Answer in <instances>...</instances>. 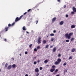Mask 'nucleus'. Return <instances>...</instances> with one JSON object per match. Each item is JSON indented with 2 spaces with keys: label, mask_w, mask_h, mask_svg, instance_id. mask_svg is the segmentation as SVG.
Instances as JSON below:
<instances>
[{
  "label": "nucleus",
  "mask_w": 76,
  "mask_h": 76,
  "mask_svg": "<svg viewBox=\"0 0 76 76\" xmlns=\"http://www.w3.org/2000/svg\"><path fill=\"white\" fill-rule=\"evenodd\" d=\"M73 35V33L72 32L71 33L68 34L67 33L65 34V37L66 38H67L68 39H70V38H71V36Z\"/></svg>",
  "instance_id": "obj_1"
},
{
  "label": "nucleus",
  "mask_w": 76,
  "mask_h": 76,
  "mask_svg": "<svg viewBox=\"0 0 76 76\" xmlns=\"http://www.w3.org/2000/svg\"><path fill=\"white\" fill-rule=\"evenodd\" d=\"M57 61H56L55 63V64H56V65H57V64H59L60 62L61 61V59L59 58L57 59Z\"/></svg>",
  "instance_id": "obj_2"
},
{
  "label": "nucleus",
  "mask_w": 76,
  "mask_h": 76,
  "mask_svg": "<svg viewBox=\"0 0 76 76\" xmlns=\"http://www.w3.org/2000/svg\"><path fill=\"white\" fill-rule=\"evenodd\" d=\"M41 37H39L38 38L37 43L39 44L41 43Z\"/></svg>",
  "instance_id": "obj_3"
},
{
  "label": "nucleus",
  "mask_w": 76,
  "mask_h": 76,
  "mask_svg": "<svg viewBox=\"0 0 76 76\" xmlns=\"http://www.w3.org/2000/svg\"><path fill=\"white\" fill-rule=\"evenodd\" d=\"M56 20V18L55 17L53 18L52 20V23H53L54 22H55Z\"/></svg>",
  "instance_id": "obj_4"
},
{
  "label": "nucleus",
  "mask_w": 76,
  "mask_h": 76,
  "mask_svg": "<svg viewBox=\"0 0 76 76\" xmlns=\"http://www.w3.org/2000/svg\"><path fill=\"white\" fill-rule=\"evenodd\" d=\"M20 20V19H19V18L18 17H17L15 19V22H18V21H19Z\"/></svg>",
  "instance_id": "obj_5"
},
{
  "label": "nucleus",
  "mask_w": 76,
  "mask_h": 76,
  "mask_svg": "<svg viewBox=\"0 0 76 76\" xmlns=\"http://www.w3.org/2000/svg\"><path fill=\"white\" fill-rule=\"evenodd\" d=\"M72 9L74 12H76V8H75V7H73L72 8Z\"/></svg>",
  "instance_id": "obj_6"
},
{
  "label": "nucleus",
  "mask_w": 76,
  "mask_h": 76,
  "mask_svg": "<svg viewBox=\"0 0 76 76\" xmlns=\"http://www.w3.org/2000/svg\"><path fill=\"white\" fill-rule=\"evenodd\" d=\"M35 72L36 73H38V72H39V69H38V68H36L35 69Z\"/></svg>",
  "instance_id": "obj_7"
},
{
  "label": "nucleus",
  "mask_w": 76,
  "mask_h": 76,
  "mask_svg": "<svg viewBox=\"0 0 76 76\" xmlns=\"http://www.w3.org/2000/svg\"><path fill=\"white\" fill-rule=\"evenodd\" d=\"M8 29H9V27H6L4 29L5 31L6 32L8 30Z\"/></svg>",
  "instance_id": "obj_8"
},
{
  "label": "nucleus",
  "mask_w": 76,
  "mask_h": 76,
  "mask_svg": "<svg viewBox=\"0 0 76 76\" xmlns=\"http://www.w3.org/2000/svg\"><path fill=\"white\" fill-rule=\"evenodd\" d=\"M63 23H64V22L63 21H61L60 22L59 24L60 25H63Z\"/></svg>",
  "instance_id": "obj_9"
},
{
  "label": "nucleus",
  "mask_w": 76,
  "mask_h": 76,
  "mask_svg": "<svg viewBox=\"0 0 76 76\" xmlns=\"http://www.w3.org/2000/svg\"><path fill=\"white\" fill-rule=\"evenodd\" d=\"M55 70V68H53L52 69H51L50 70V72H53Z\"/></svg>",
  "instance_id": "obj_10"
},
{
  "label": "nucleus",
  "mask_w": 76,
  "mask_h": 76,
  "mask_svg": "<svg viewBox=\"0 0 76 76\" xmlns=\"http://www.w3.org/2000/svg\"><path fill=\"white\" fill-rule=\"evenodd\" d=\"M12 68V66L10 65L9 66L7 67V69H10Z\"/></svg>",
  "instance_id": "obj_11"
},
{
  "label": "nucleus",
  "mask_w": 76,
  "mask_h": 76,
  "mask_svg": "<svg viewBox=\"0 0 76 76\" xmlns=\"http://www.w3.org/2000/svg\"><path fill=\"white\" fill-rule=\"evenodd\" d=\"M71 27L72 28H75V26L74 25H72L71 26Z\"/></svg>",
  "instance_id": "obj_12"
},
{
  "label": "nucleus",
  "mask_w": 76,
  "mask_h": 76,
  "mask_svg": "<svg viewBox=\"0 0 76 76\" xmlns=\"http://www.w3.org/2000/svg\"><path fill=\"white\" fill-rule=\"evenodd\" d=\"M23 30L24 31H26V27L25 26H24L23 27Z\"/></svg>",
  "instance_id": "obj_13"
},
{
  "label": "nucleus",
  "mask_w": 76,
  "mask_h": 76,
  "mask_svg": "<svg viewBox=\"0 0 76 76\" xmlns=\"http://www.w3.org/2000/svg\"><path fill=\"white\" fill-rule=\"evenodd\" d=\"M56 51V48L54 47L53 49V52H55Z\"/></svg>",
  "instance_id": "obj_14"
},
{
  "label": "nucleus",
  "mask_w": 76,
  "mask_h": 76,
  "mask_svg": "<svg viewBox=\"0 0 76 76\" xmlns=\"http://www.w3.org/2000/svg\"><path fill=\"white\" fill-rule=\"evenodd\" d=\"M43 42L44 44H46L47 43V41L45 40H43Z\"/></svg>",
  "instance_id": "obj_15"
},
{
  "label": "nucleus",
  "mask_w": 76,
  "mask_h": 76,
  "mask_svg": "<svg viewBox=\"0 0 76 76\" xmlns=\"http://www.w3.org/2000/svg\"><path fill=\"white\" fill-rule=\"evenodd\" d=\"M44 62L45 63H48V60H47V59L45 60Z\"/></svg>",
  "instance_id": "obj_16"
},
{
  "label": "nucleus",
  "mask_w": 76,
  "mask_h": 76,
  "mask_svg": "<svg viewBox=\"0 0 76 76\" xmlns=\"http://www.w3.org/2000/svg\"><path fill=\"white\" fill-rule=\"evenodd\" d=\"M10 26H12V25H11V24H10V23L8 25V27H9H9H10Z\"/></svg>",
  "instance_id": "obj_17"
},
{
  "label": "nucleus",
  "mask_w": 76,
  "mask_h": 76,
  "mask_svg": "<svg viewBox=\"0 0 76 76\" xmlns=\"http://www.w3.org/2000/svg\"><path fill=\"white\" fill-rule=\"evenodd\" d=\"M75 48H73V49H72V53H73V52H75Z\"/></svg>",
  "instance_id": "obj_18"
},
{
  "label": "nucleus",
  "mask_w": 76,
  "mask_h": 76,
  "mask_svg": "<svg viewBox=\"0 0 76 76\" xmlns=\"http://www.w3.org/2000/svg\"><path fill=\"white\" fill-rule=\"evenodd\" d=\"M13 68H15L16 67V65L15 64H14L12 65Z\"/></svg>",
  "instance_id": "obj_19"
},
{
  "label": "nucleus",
  "mask_w": 76,
  "mask_h": 76,
  "mask_svg": "<svg viewBox=\"0 0 76 76\" xmlns=\"http://www.w3.org/2000/svg\"><path fill=\"white\" fill-rule=\"evenodd\" d=\"M48 47H49V45H47L46 46H45V48H48Z\"/></svg>",
  "instance_id": "obj_20"
},
{
  "label": "nucleus",
  "mask_w": 76,
  "mask_h": 76,
  "mask_svg": "<svg viewBox=\"0 0 76 76\" xmlns=\"http://www.w3.org/2000/svg\"><path fill=\"white\" fill-rule=\"evenodd\" d=\"M40 48H41L40 47V46H38L37 48V50H39V49H40Z\"/></svg>",
  "instance_id": "obj_21"
},
{
  "label": "nucleus",
  "mask_w": 76,
  "mask_h": 76,
  "mask_svg": "<svg viewBox=\"0 0 76 76\" xmlns=\"http://www.w3.org/2000/svg\"><path fill=\"white\" fill-rule=\"evenodd\" d=\"M8 65V64L6 63L5 64V67H7V66Z\"/></svg>",
  "instance_id": "obj_22"
},
{
  "label": "nucleus",
  "mask_w": 76,
  "mask_h": 76,
  "mask_svg": "<svg viewBox=\"0 0 76 76\" xmlns=\"http://www.w3.org/2000/svg\"><path fill=\"white\" fill-rule=\"evenodd\" d=\"M66 65H67V63H66V62L64 63V64H63V65L64 66H66Z\"/></svg>",
  "instance_id": "obj_23"
},
{
  "label": "nucleus",
  "mask_w": 76,
  "mask_h": 76,
  "mask_svg": "<svg viewBox=\"0 0 76 76\" xmlns=\"http://www.w3.org/2000/svg\"><path fill=\"white\" fill-rule=\"evenodd\" d=\"M74 39H75V38L72 37L71 39V41H73Z\"/></svg>",
  "instance_id": "obj_24"
},
{
  "label": "nucleus",
  "mask_w": 76,
  "mask_h": 76,
  "mask_svg": "<svg viewBox=\"0 0 76 76\" xmlns=\"http://www.w3.org/2000/svg\"><path fill=\"white\" fill-rule=\"evenodd\" d=\"M15 22H14V23H13L11 24V26H13L14 25H15Z\"/></svg>",
  "instance_id": "obj_25"
},
{
  "label": "nucleus",
  "mask_w": 76,
  "mask_h": 76,
  "mask_svg": "<svg viewBox=\"0 0 76 76\" xmlns=\"http://www.w3.org/2000/svg\"><path fill=\"white\" fill-rule=\"evenodd\" d=\"M50 36H54V34H53L52 33V34H50Z\"/></svg>",
  "instance_id": "obj_26"
},
{
  "label": "nucleus",
  "mask_w": 76,
  "mask_h": 76,
  "mask_svg": "<svg viewBox=\"0 0 76 76\" xmlns=\"http://www.w3.org/2000/svg\"><path fill=\"white\" fill-rule=\"evenodd\" d=\"M23 17V15H21V16H20L19 18V19L20 20L21 18H22Z\"/></svg>",
  "instance_id": "obj_27"
},
{
  "label": "nucleus",
  "mask_w": 76,
  "mask_h": 76,
  "mask_svg": "<svg viewBox=\"0 0 76 76\" xmlns=\"http://www.w3.org/2000/svg\"><path fill=\"white\" fill-rule=\"evenodd\" d=\"M72 58H73V57H72V56H70V57L69 58V60H70V59H72Z\"/></svg>",
  "instance_id": "obj_28"
},
{
  "label": "nucleus",
  "mask_w": 76,
  "mask_h": 76,
  "mask_svg": "<svg viewBox=\"0 0 76 76\" xmlns=\"http://www.w3.org/2000/svg\"><path fill=\"white\" fill-rule=\"evenodd\" d=\"M53 40H54V38H52L51 39V41H53Z\"/></svg>",
  "instance_id": "obj_29"
},
{
  "label": "nucleus",
  "mask_w": 76,
  "mask_h": 76,
  "mask_svg": "<svg viewBox=\"0 0 76 76\" xmlns=\"http://www.w3.org/2000/svg\"><path fill=\"white\" fill-rule=\"evenodd\" d=\"M58 72V69H56L55 71V73H57Z\"/></svg>",
  "instance_id": "obj_30"
},
{
  "label": "nucleus",
  "mask_w": 76,
  "mask_h": 76,
  "mask_svg": "<svg viewBox=\"0 0 76 76\" xmlns=\"http://www.w3.org/2000/svg\"><path fill=\"white\" fill-rule=\"evenodd\" d=\"M56 67V66H54V65H53L52 66V68H55Z\"/></svg>",
  "instance_id": "obj_31"
},
{
  "label": "nucleus",
  "mask_w": 76,
  "mask_h": 76,
  "mask_svg": "<svg viewBox=\"0 0 76 76\" xmlns=\"http://www.w3.org/2000/svg\"><path fill=\"white\" fill-rule=\"evenodd\" d=\"M31 9H29L27 11L28 12H30V11H31Z\"/></svg>",
  "instance_id": "obj_32"
},
{
  "label": "nucleus",
  "mask_w": 76,
  "mask_h": 76,
  "mask_svg": "<svg viewBox=\"0 0 76 76\" xmlns=\"http://www.w3.org/2000/svg\"><path fill=\"white\" fill-rule=\"evenodd\" d=\"M66 42H69V40H66Z\"/></svg>",
  "instance_id": "obj_33"
},
{
  "label": "nucleus",
  "mask_w": 76,
  "mask_h": 76,
  "mask_svg": "<svg viewBox=\"0 0 76 76\" xmlns=\"http://www.w3.org/2000/svg\"><path fill=\"white\" fill-rule=\"evenodd\" d=\"M58 57H61V54L59 53L58 54Z\"/></svg>",
  "instance_id": "obj_34"
},
{
  "label": "nucleus",
  "mask_w": 76,
  "mask_h": 76,
  "mask_svg": "<svg viewBox=\"0 0 76 76\" xmlns=\"http://www.w3.org/2000/svg\"><path fill=\"white\" fill-rule=\"evenodd\" d=\"M66 18H68V17H69V15H67V14H66Z\"/></svg>",
  "instance_id": "obj_35"
},
{
  "label": "nucleus",
  "mask_w": 76,
  "mask_h": 76,
  "mask_svg": "<svg viewBox=\"0 0 76 76\" xmlns=\"http://www.w3.org/2000/svg\"><path fill=\"white\" fill-rule=\"evenodd\" d=\"M34 51H37V50L36 48H35L34 50Z\"/></svg>",
  "instance_id": "obj_36"
},
{
  "label": "nucleus",
  "mask_w": 76,
  "mask_h": 76,
  "mask_svg": "<svg viewBox=\"0 0 76 76\" xmlns=\"http://www.w3.org/2000/svg\"><path fill=\"white\" fill-rule=\"evenodd\" d=\"M34 64H37V62H36V61H34Z\"/></svg>",
  "instance_id": "obj_37"
},
{
  "label": "nucleus",
  "mask_w": 76,
  "mask_h": 76,
  "mask_svg": "<svg viewBox=\"0 0 76 76\" xmlns=\"http://www.w3.org/2000/svg\"><path fill=\"white\" fill-rule=\"evenodd\" d=\"M32 45L31 44L29 45V48H31V47H32Z\"/></svg>",
  "instance_id": "obj_38"
},
{
  "label": "nucleus",
  "mask_w": 76,
  "mask_h": 76,
  "mask_svg": "<svg viewBox=\"0 0 76 76\" xmlns=\"http://www.w3.org/2000/svg\"><path fill=\"white\" fill-rule=\"evenodd\" d=\"M40 70H42V67H40L39 68Z\"/></svg>",
  "instance_id": "obj_39"
},
{
  "label": "nucleus",
  "mask_w": 76,
  "mask_h": 76,
  "mask_svg": "<svg viewBox=\"0 0 76 76\" xmlns=\"http://www.w3.org/2000/svg\"><path fill=\"white\" fill-rule=\"evenodd\" d=\"M4 41H5V42H6V41H7V39H4Z\"/></svg>",
  "instance_id": "obj_40"
},
{
  "label": "nucleus",
  "mask_w": 76,
  "mask_h": 76,
  "mask_svg": "<svg viewBox=\"0 0 76 76\" xmlns=\"http://www.w3.org/2000/svg\"><path fill=\"white\" fill-rule=\"evenodd\" d=\"M39 75V74L38 73H37V74H36V76H38Z\"/></svg>",
  "instance_id": "obj_41"
},
{
  "label": "nucleus",
  "mask_w": 76,
  "mask_h": 76,
  "mask_svg": "<svg viewBox=\"0 0 76 76\" xmlns=\"http://www.w3.org/2000/svg\"><path fill=\"white\" fill-rule=\"evenodd\" d=\"M28 54V52L26 51L25 52V54Z\"/></svg>",
  "instance_id": "obj_42"
},
{
  "label": "nucleus",
  "mask_w": 76,
  "mask_h": 76,
  "mask_svg": "<svg viewBox=\"0 0 76 76\" xmlns=\"http://www.w3.org/2000/svg\"><path fill=\"white\" fill-rule=\"evenodd\" d=\"M53 33H56V30H54L53 31Z\"/></svg>",
  "instance_id": "obj_43"
},
{
  "label": "nucleus",
  "mask_w": 76,
  "mask_h": 76,
  "mask_svg": "<svg viewBox=\"0 0 76 76\" xmlns=\"http://www.w3.org/2000/svg\"><path fill=\"white\" fill-rule=\"evenodd\" d=\"M66 5H64V9H65V8H66Z\"/></svg>",
  "instance_id": "obj_44"
},
{
  "label": "nucleus",
  "mask_w": 76,
  "mask_h": 76,
  "mask_svg": "<svg viewBox=\"0 0 76 76\" xmlns=\"http://www.w3.org/2000/svg\"><path fill=\"white\" fill-rule=\"evenodd\" d=\"M26 13H27V12H25L24 13H23V15H25V14H26Z\"/></svg>",
  "instance_id": "obj_45"
},
{
  "label": "nucleus",
  "mask_w": 76,
  "mask_h": 76,
  "mask_svg": "<svg viewBox=\"0 0 76 76\" xmlns=\"http://www.w3.org/2000/svg\"><path fill=\"white\" fill-rule=\"evenodd\" d=\"M53 46L52 45L50 47V48H53Z\"/></svg>",
  "instance_id": "obj_46"
},
{
  "label": "nucleus",
  "mask_w": 76,
  "mask_h": 76,
  "mask_svg": "<svg viewBox=\"0 0 76 76\" xmlns=\"http://www.w3.org/2000/svg\"><path fill=\"white\" fill-rule=\"evenodd\" d=\"M75 14V12H71V14Z\"/></svg>",
  "instance_id": "obj_47"
},
{
  "label": "nucleus",
  "mask_w": 76,
  "mask_h": 76,
  "mask_svg": "<svg viewBox=\"0 0 76 76\" xmlns=\"http://www.w3.org/2000/svg\"><path fill=\"white\" fill-rule=\"evenodd\" d=\"M38 20H37L36 21V24L38 23Z\"/></svg>",
  "instance_id": "obj_48"
},
{
  "label": "nucleus",
  "mask_w": 76,
  "mask_h": 76,
  "mask_svg": "<svg viewBox=\"0 0 76 76\" xmlns=\"http://www.w3.org/2000/svg\"><path fill=\"white\" fill-rule=\"evenodd\" d=\"M67 70L66 69V70H65V73H66V72H67Z\"/></svg>",
  "instance_id": "obj_49"
},
{
  "label": "nucleus",
  "mask_w": 76,
  "mask_h": 76,
  "mask_svg": "<svg viewBox=\"0 0 76 76\" xmlns=\"http://www.w3.org/2000/svg\"><path fill=\"white\" fill-rule=\"evenodd\" d=\"M40 61L39 60H38L37 61V63H39Z\"/></svg>",
  "instance_id": "obj_50"
},
{
  "label": "nucleus",
  "mask_w": 76,
  "mask_h": 76,
  "mask_svg": "<svg viewBox=\"0 0 76 76\" xmlns=\"http://www.w3.org/2000/svg\"><path fill=\"white\" fill-rule=\"evenodd\" d=\"M57 1L58 2H60V0H57Z\"/></svg>",
  "instance_id": "obj_51"
},
{
  "label": "nucleus",
  "mask_w": 76,
  "mask_h": 76,
  "mask_svg": "<svg viewBox=\"0 0 76 76\" xmlns=\"http://www.w3.org/2000/svg\"><path fill=\"white\" fill-rule=\"evenodd\" d=\"M25 76H28V74H26V75H25Z\"/></svg>",
  "instance_id": "obj_52"
},
{
  "label": "nucleus",
  "mask_w": 76,
  "mask_h": 76,
  "mask_svg": "<svg viewBox=\"0 0 76 76\" xmlns=\"http://www.w3.org/2000/svg\"><path fill=\"white\" fill-rule=\"evenodd\" d=\"M26 32L27 34H29V32H28V31H26Z\"/></svg>",
  "instance_id": "obj_53"
},
{
  "label": "nucleus",
  "mask_w": 76,
  "mask_h": 76,
  "mask_svg": "<svg viewBox=\"0 0 76 76\" xmlns=\"http://www.w3.org/2000/svg\"><path fill=\"white\" fill-rule=\"evenodd\" d=\"M56 76H60V75H57Z\"/></svg>",
  "instance_id": "obj_54"
},
{
  "label": "nucleus",
  "mask_w": 76,
  "mask_h": 76,
  "mask_svg": "<svg viewBox=\"0 0 76 76\" xmlns=\"http://www.w3.org/2000/svg\"><path fill=\"white\" fill-rule=\"evenodd\" d=\"M21 54H20V56H21Z\"/></svg>",
  "instance_id": "obj_55"
},
{
  "label": "nucleus",
  "mask_w": 76,
  "mask_h": 76,
  "mask_svg": "<svg viewBox=\"0 0 76 76\" xmlns=\"http://www.w3.org/2000/svg\"><path fill=\"white\" fill-rule=\"evenodd\" d=\"M48 35L47 36V38H48Z\"/></svg>",
  "instance_id": "obj_56"
},
{
  "label": "nucleus",
  "mask_w": 76,
  "mask_h": 76,
  "mask_svg": "<svg viewBox=\"0 0 76 76\" xmlns=\"http://www.w3.org/2000/svg\"><path fill=\"white\" fill-rule=\"evenodd\" d=\"M63 43L64 42V41H63Z\"/></svg>",
  "instance_id": "obj_57"
},
{
  "label": "nucleus",
  "mask_w": 76,
  "mask_h": 76,
  "mask_svg": "<svg viewBox=\"0 0 76 76\" xmlns=\"http://www.w3.org/2000/svg\"><path fill=\"white\" fill-rule=\"evenodd\" d=\"M1 72V69H0V72Z\"/></svg>",
  "instance_id": "obj_58"
},
{
  "label": "nucleus",
  "mask_w": 76,
  "mask_h": 76,
  "mask_svg": "<svg viewBox=\"0 0 76 76\" xmlns=\"http://www.w3.org/2000/svg\"><path fill=\"white\" fill-rule=\"evenodd\" d=\"M34 58H36V57H34Z\"/></svg>",
  "instance_id": "obj_59"
},
{
  "label": "nucleus",
  "mask_w": 76,
  "mask_h": 76,
  "mask_svg": "<svg viewBox=\"0 0 76 76\" xmlns=\"http://www.w3.org/2000/svg\"><path fill=\"white\" fill-rule=\"evenodd\" d=\"M1 37V35L0 34V37Z\"/></svg>",
  "instance_id": "obj_60"
},
{
  "label": "nucleus",
  "mask_w": 76,
  "mask_h": 76,
  "mask_svg": "<svg viewBox=\"0 0 76 76\" xmlns=\"http://www.w3.org/2000/svg\"><path fill=\"white\" fill-rule=\"evenodd\" d=\"M13 60V58L12 59V60Z\"/></svg>",
  "instance_id": "obj_61"
},
{
  "label": "nucleus",
  "mask_w": 76,
  "mask_h": 76,
  "mask_svg": "<svg viewBox=\"0 0 76 76\" xmlns=\"http://www.w3.org/2000/svg\"><path fill=\"white\" fill-rule=\"evenodd\" d=\"M13 60H14V59H13Z\"/></svg>",
  "instance_id": "obj_62"
},
{
  "label": "nucleus",
  "mask_w": 76,
  "mask_h": 76,
  "mask_svg": "<svg viewBox=\"0 0 76 76\" xmlns=\"http://www.w3.org/2000/svg\"><path fill=\"white\" fill-rule=\"evenodd\" d=\"M29 76H31V75H29Z\"/></svg>",
  "instance_id": "obj_63"
},
{
  "label": "nucleus",
  "mask_w": 76,
  "mask_h": 76,
  "mask_svg": "<svg viewBox=\"0 0 76 76\" xmlns=\"http://www.w3.org/2000/svg\"><path fill=\"white\" fill-rule=\"evenodd\" d=\"M69 50V49H68Z\"/></svg>",
  "instance_id": "obj_64"
}]
</instances>
